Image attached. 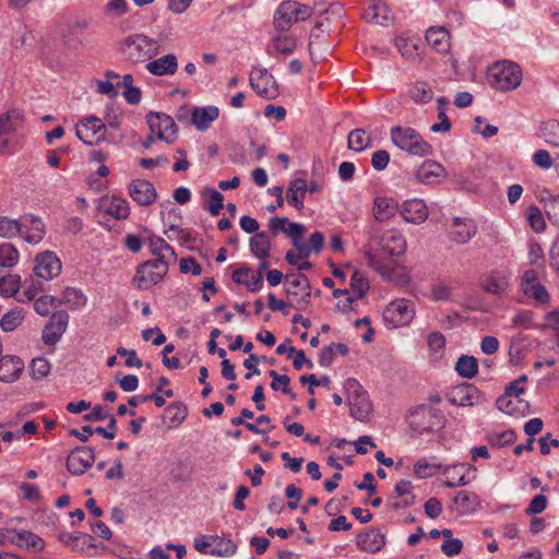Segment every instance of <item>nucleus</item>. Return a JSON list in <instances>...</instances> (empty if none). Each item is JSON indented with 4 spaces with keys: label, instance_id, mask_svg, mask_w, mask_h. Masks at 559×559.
I'll list each match as a JSON object with an SVG mask.
<instances>
[{
    "label": "nucleus",
    "instance_id": "obj_56",
    "mask_svg": "<svg viewBox=\"0 0 559 559\" xmlns=\"http://www.w3.org/2000/svg\"><path fill=\"white\" fill-rule=\"evenodd\" d=\"M269 376L272 378V390L277 391L280 389V386L277 385V381H281L282 392L288 395L292 400L296 399V394L292 391L289 386L290 378L287 374H278L275 370H270Z\"/></svg>",
    "mask_w": 559,
    "mask_h": 559
},
{
    "label": "nucleus",
    "instance_id": "obj_39",
    "mask_svg": "<svg viewBox=\"0 0 559 559\" xmlns=\"http://www.w3.org/2000/svg\"><path fill=\"white\" fill-rule=\"evenodd\" d=\"M212 540V548L210 555L216 557H229L237 551V545L228 538H224L217 535L210 536Z\"/></svg>",
    "mask_w": 559,
    "mask_h": 559
},
{
    "label": "nucleus",
    "instance_id": "obj_14",
    "mask_svg": "<svg viewBox=\"0 0 559 559\" xmlns=\"http://www.w3.org/2000/svg\"><path fill=\"white\" fill-rule=\"evenodd\" d=\"M250 86L254 92L265 98L274 99L278 95V86L274 76L266 69L254 68L249 78Z\"/></svg>",
    "mask_w": 559,
    "mask_h": 559
},
{
    "label": "nucleus",
    "instance_id": "obj_26",
    "mask_svg": "<svg viewBox=\"0 0 559 559\" xmlns=\"http://www.w3.org/2000/svg\"><path fill=\"white\" fill-rule=\"evenodd\" d=\"M88 26L86 20L74 21L62 32V43L69 49H78L83 45V35Z\"/></svg>",
    "mask_w": 559,
    "mask_h": 559
},
{
    "label": "nucleus",
    "instance_id": "obj_7",
    "mask_svg": "<svg viewBox=\"0 0 559 559\" xmlns=\"http://www.w3.org/2000/svg\"><path fill=\"white\" fill-rule=\"evenodd\" d=\"M443 420L441 411L430 405H419L409 415L411 428L420 435L442 427Z\"/></svg>",
    "mask_w": 559,
    "mask_h": 559
},
{
    "label": "nucleus",
    "instance_id": "obj_45",
    "mask_svg": "<svg viewBox=\"0 0 559 559\" xmlns=\"http://www.w3.org/2000/svg\"><path fill=\"white\" fill-rule=\"evenodd\" d=\"M23 319V309L15 307L2 316L0 326L4 332H12L22 323Z\"/></svg>",
    "mask_w": 559,
    "mask_h": 559
},
{
    "label": "nucleus",
    "instance_id": "obj_20",
    "mask_svg": "<svg viewBox=\"0 0 559 559\" xmlns=\"http://www.w3.org/2000/svg\"><path fill=\"white\" fill-rule=\"evenodd\" d=\"M477 225L471 218L454 217L449 227V239L457 245L467 243L476 234Z\"/></svg>",
    "mask_w": 559,
    "mask_h": 559
},
{
    "label": "nucleus",
    "instance_id": "obj_29",
    "mask_svg": "<svg viewBox=\"0 0 559 559\" xmlns=\"http://www.w3.org/2000/svg\"><path fill=\"white\" fill-rule=\"evenodd\" d=\"M444 167L435 160H425L416 171V178L419 182L431 185L438 182L444 175Z\"/></svg>",
    "mask_w": 559,
    "mask_h": 559
},
{
    "label": "nucleus",
    "instance_id": "obj_6",
    "mask_svg": "<svg viewBox=\"0 0 559 559\" xmlns=\"http://www.w3.org/2000/svg\"><path fill=\"white\" fill-rule=\"evenodd\" d=\"M168 267L163 258L145 261L136 266L132 285L138 289L146 290L158 284L165 277Z\"/></svg>",
    "mask_w": 559,
    "mask_h": 559
},
{
    "label": "nucleus",
    "instance_id": "obj_5",
    "mask_svg": "<svg viewBox=\"0 0 559 559\" xmlns=\"http://www.w3.org/2000/svg\"><path fill=\"white\" fill-rule=\"evenodd\" d=\"M312 13V8L295 0L283 1L274 14V27L280 32L288 31L294 23L306 21Z\"/></svg>",
    "mask_w": 559,
    "mask_h": 559
},
{
    "label": "nucleus",
    "instance_id": "obj_15",
    "mask_svg": "<svg viewBox=\"0 0 559 559\" xmlns=\"http://www.w3.org/2000/svg\"><path fill=\"white\" fill-rule=\"evenodd\" d=\"M69 323V314L64 310L53 312L45 324L41 340L46 345L55 346L66 332Z\"/></svg>",
    "mask_w": 559,
    "mask_h": 559
},
{
    "label": "nucleus",
    "instance_id": "obj_24",
    "mask_svg": "<svg viewBox=\"0 0 559 559\" xmlns=\"http://www.w3.org/2000/svg\"><path fill=\"white\" fill-rule=\"evenodd\" d=\"M400 214L407 223L421 224L428 217V209L423 200L414 199L403 203Z\"/></svg>",
    "mask_w": 559,
    "mask_h": 559
},
{
    "label": "nucleus",
    "instance_id": "obj_32",
    "mask_svg": "<svg viewBox=\"0 0 559 559\" xmlns=\"http://www.w3.org/2000/svg\"><path fill=\"white\" fill-rule=\"evenodd\" d=\"M400 212L399 203L393 198L377 197L373 201V215L379 222H385Z\"/></svg>",
    "mask_w": 559,
    "mask_h": 559
},
{
    "label": "nucleus",
    "instance_id": "obj_27",
    "mask_svg": "<svg viewBox=\"0 0 559 559\" xmlns=\"http://www.w3.org/2000/svg\"><path fill=\"white\" fill-rule=\"evenodd\" d=\"M24 369L23 361L16 356H3L0 359V381H15Z\"/></svg>",
    "mask_w": 559,
    "mask_h": 559
},
{
    "label": "nucleus",
    "instance_id": "obj_44",
    "mask_svg": "<svg viewBox=\"0 0 559 559\" xmlns=\"http://www.w3.org/2000/svg\"><path fill=\"white\" fill-rule=\"evenodd\" d=\"M20 253L10 242L0 243V267L11 269L19 262Z\"/></svg>",
    "mask_w": 559,
    "mask_h": 559
},
{
    "label": "nucleus",
    "instance_id": "obj_18",
    "mask_svg": "<svg viewBox=\"0 0 559 559\" xmlns=\"http://www.w3.org/2000/svg\"><path fill=\"white\" fill-rule=\"evenodd\" d=\"M509 277L506 271L495 269L480 277L479 285L485 293L501 296L510 286Z\"/></svg>",
    "mask_w": 559,
    "mask_h": 559
},
{
    "label": "nucleus",
    "instance_id": "obj_19",
    "mask_svg": "<svg viewBox=\"0 0 559 559\" xmlns=\"http://www.w3.org/2000/svg\"><path fill=\"white\" fill-rule=\"evenodd\" d=\"M46 235V226L40 217L33 214H25L21 217V235L23 239L32 245L39 243Z\"/></svg>",
    "mask_w": 559,
    "mask_h": 559
},
{
    "label": "nucleus",
    "instance_id": "obj_22",
    "mask_svg": "<svg viewBox=\"0 0 559 559\" xmlns=\"http://www.w3.org/2000/svg\"><path fill=\"white\" fill-rule=\"evenodd\" d=\"M475 473L476 467L471 464L462 463L449 466L444 469V474L448 477L444 486L448 488L465 486L475 478Z\"/></svg>",
    "mask_w": 559,
    "mask_h": 559
},
{
    "label": "nucleus",
    "instance_id": "obj_2",
    "mask_svg": "<svg viewBox=\"0 0 559 559\" xmlns=\"http://www.w3.org/2000/svg\"><path fill=\"white\" fill-rule=\"evenodd\" d=\"M120 51L128 61L142 63L157 55L158 44L144 34H133L120 43Z\"/></svg>",
    "mask_w": 559,
    "mask_h": 559
},
{
    "label": "nucleus",
    "instance_id": "obj_59",
    "mask_svg": "<svg viewBox=\"0 0 559 559\" xmlns=\"http://www.w3.org/2000/svg\"><path fill=\"white\" fill-rule=\"evenodd\" d=\"M204 192L209 193V203L206 207L207 211L212 216H217L224 206V195L219 191L212 188L206 189Z\"/></svg>",
    "mask_w": 559,
    "mask_h": 559
},
{
    "label": "nucleus",
    "instance_id": "obj_64",
    "mask_svg": "<svg viewBox=\"0 0 559 559\" xmlns=\"http://www.w3.org/2000/svg\"><path fill=\"white\" fill-rule=\"evenodd\" d=\"M427 344L431 352L440 353L445 347V337L440 332H431L427 337Z\"/></svg>",
    "mask_w": 559,
    "mask_h": 559
},
{
    "label": "nucleus",
    "instance_id": "obj_49",
    "mask_svg": "<svg viewBox=\"0 0 559 559\" xmlns=\"http://www.w3.org/2000/svg\"><path fill=\"white\" fill-rule=\"evenodd\" d=\"M21 235V218L14 219L8 216H0V237L12 239Z\"/></svg>",
    "mask_w": 559,
    "mask_h": 559
},
{
    "label": "nucleus",
    "instance_id": "obj_54",
    "mask_svg": "<svg viewBox=\"0 0 559 559\" xmlns=\"http://www.w3.org/2000/svg\"><path fill=\"white\" fill-rule=\"evenodd\" d=\"M83 431L93 435L97 433L106 439H114L117 433V419L114 416H109V423L105 427H96L95 429L92 428L90 425H85L82 427Z\"/></svg>",
    "mask_w": 559,
    "mask_h": 559
},
{
    "label": "nucleus",
    "instance_id": "obj_23",
    "mask_svg": "<svg viewBox=\"0 0 559 559\" xmlns=\"http://www.w3.org/2000/svg\"><path fill=\"white\" fill-rule=\"evenodd\" d=\"M448 401L455 406H472L479 401V390L471 383L456 385L448 394Z\"/></svg>",
    "mask_w": 559,
    "mask_h": 559
},
{
    "label": "nucleus",
    "instance_id": "obj_63",
    "mask_svg": "<svg viewBox=\"0 0 559 559\" xmlns=\"http://www.w3.org/2000/svg\"><path fill=\"white\" fill-rule=\"evenodd\" d=\"M547 497L545 495H537L535 496L528 507L525 510V513L527 515H535L542 513L547 508Z\"/></svg>",
    "mask_w": 559,
    "mask_h": 559
},
{
    "label": "nucleus",
    "instance_id": "obj_55",
    "mask_svg": "<svg viewBox=\"0 0 559 559\" xmlns=\"http://www.w3.org/2000/svg\"><path fill=\"white\" fill-rule=\"evenodd\" d=\"M57 307H59L58 298L50 295H43L34 301V310L41 317L48 316L50 309Z\"/></svg>",
    "mask_w": 559,
    "mask_h": 559
},
{
    "label": "nucleus",
    "instance_id": "obj_43",
    "mask_svg": "<svg viewBox=\"0 0 559 559\" xmlns=\"http://www.w3.org/2000/svg\"><path fill=\"white\" fill-rule=\"evenodd\" d=\"M371 145V138L362 129H355L347 136V146L355 152H362Z\"/></svg>",
    "mask_w": 559,
    "mask_h": 559
},
{
    "label": "nucleus",
    "instance_id": "obj_8",
    "mask_svg": "<svg viewBox=\"0 0 559 559\" xmlns=\"http://www.w3.org/2000/svg\"><path fill=\"white\" fill-rule=\"evenodd\" d=\"M285 290L289 297L296 298L295 307L305 311L310 305L311 287L308 277L302 273H292L285 276ZM292 306V304H289Z\"/></svg>",
    "mask_w": 559,
    "mask_h": 559
},
{
    "label": "nucleus",
    "instance_id": "obj_62",
    "mask_svg": "<svg viewBox=\"0 0 559 559\" xmlns=\"http://www.w3.org/2000/svg\"><path fill=\"white\" fill-rule=\"evenodd\" d=\"M451 294L452 287L444 282H438L431 286V298L436 301L449 300Z\"/></svg>",
    "mask_w": 559,
    "mask_h": 559
},
{
    "label": "nucleus",
    "instance_id": "obj_31",
    "mask_svg": "<svg viewBox=\"0 0 559 559\" xmlns=\"http://www.w3.org/2000/svg\"><path fill=\"white\" fill-rule=\"evenodd\" d=\"M218 115L219 110L216 106L194 107L191 121L198 130L204 131L218 118Z\"/></svg>",
    "mask_w": 559,
    "mask_h": 559
},
{
    "label": "nucleus",
    "instance_id": "obj_52",
    "mask_svg": "<svg viewBox=\"0 0 559 559\" xmlns=\"http://www.w3.org/2000/svg\"><path fill=\"white\" fill-rule=\"evenodd\" d=\"M409 96L417 104H427L432 99L433 92L427 83L418 82L409 90Z\"/></svg>",
    "mask_w": 559,
    "mask_h": 559
},
{
    "label": "nucleus",
    "instance_id": "obj_25",
    "mask_svg": "<svg viewBox=\"0 0 559 559\" xmlns=\"http://www.w3.org/2000/svg\"><path fill=\"white\" fill-rule=\"evenodd\" d=\"M356 544L359 549L376 554L385 545V536L380 530L370 527L367 532L357 535Z\"/></svg>",
    "mask_w": 559,
    "mask_h": 559
},
{
    "label": "nucleus",
    "instance_id": "obj_30",
    "mask_svg": "<svg viewBox=\"0 0 559 559\" xmlns=\"http://www.w3.org/2000/svg\"><path fill=\"white\" fill-rule=\"evenodd\" d=\"M150 73L156 76H164L176 73L178 69L177 57L173 53L165 55L158 59L150 61L146 64Z\"/></svg>",
    "mask_w": 559,
    "mask_h": 559
},
{
    "label": "nucleus",
    "instance_id": "obj_38",
    "mask_svg": "<svg viewBox=\"0 0 559 559\" xmlns=\"http://www.w3.org/2000/svg\"><path fill=\"white\" fill-rule=\"evenodd\" d=\"M453 502L457 506L460 514H468L478 510L479 499L474 492L461 490L453 498Z\"/></svg>",
    "mask_w": 559,
    "mask_h": 559
},
{
    "label": "nucleus",
    "instance_id": "obj_28",
    "mask_svg": "<svg viewBox=\"0 0 559 559\" xmlns=\"http://www.w3.org/2000/svg\"><path fill=\"white\" fill-rule=\"evenodd\" d=\"M100 209L116 219H126L130 215L128 201L117 195L103 199Z\"/></svg>",
    "mask_w": 559,
    "mask_h": 559
},
{
    "label": "nucleus",
    "instance_id": "obj_33",
    "mask_svg": "<svg viewBox=\"0 0 559 559\" xmlns=\"http://www.w3.org/2000/svg\"><path fill=\"white\" fill-rule=\"evenodd\" d=\"M8 538L12 544L27 549L40 550L44 547V540L36 534L29 531H15L9 532Z\"/></svg>",
    "mask_w": 559,
    "mask_h": 559
},
{
    "label": "nucleus",
    "instance_id": "obj_11",
    "mask_svg": "<svg viewBox=\"0 0 559 559\" xmlns=\"http://www.w3.org/2000/svg\"><path fill=\"white\" fill-rule=\"evenodd\" d=\"M76 136L86 145H95L105 140L106 124L91 116L81 120L75 128Z\"/></svg>",
    "mask_w": 559,
    "mask_h": 559
},
{
    "label": "nucleus",
    "instance_id": "obj_50",
    "mask_svg": "<svg viewBox=\"0 0 559 559\" xmlns=\"http://www.w3.org/2000/svg\"><path fill=\"white\" fill-rule=\"evenodd\" d=\"M546 193L547 198L542 199L545 213L551 224L559 226V195L550 194L548 191Z\"/></svg>",
    "mask_w": 559,
    "mask_h": 559
},
{
    "label": "nucleus",
    "instance_id": "obj_16",
    "mask_svg": "<svg viewBox=\"0 0 559 559\" xmlns=\"http://www.w3.org/2000/svg\"><path fill=\"white\" fill-rule=\"evenodd\" d=\"M520 286L525 296L533 298L542 305H545L550 300L548 290L539 283L537 272L533 269L524 271Z\"/></svg>",
    "mask_w": 559,
    "mask_h": 559
},
{
    "label": "nucleus",
    "instance_id": "obj_12",
    "mask_svg": "<svg viewBox=\"0 0 559 559\" xmlns=\"http://www.w3.org/2000/svg\"><path fill=\"white\" fill-rule=\"evenodd\" d=\"M348 385L353 389L348 395L350 415L359 421H366L372 411L368 394L356 381L348 382Z\"/></svg>",
    "mask_w": 559,
    "mask_h": 559
},
{
    "label": "nucleus",
    "instance_id": "obj_51",
    "mask_svg": "<svg viewBox=\"0 0 559 559\" xmlns=\"http://www.w3.org/2000/svg\"><path fill=\"white\" fill-rule=\"evenodd\" d=\"M21 287V276L9 274L0 277V294L5 297L14 296Z\"/></svg>",
    "mask_w": 559,
    "mask_h": 559
},
{
    "label": "nucleus",
    "instance_id": "obj_40",
    "mask_svg": "<svg viewBox=\"0 0 559 559\" xmlns=\"http://www.w3.org/2000/svg\"><path fill=\"white\" fill-rule=\"evenodd\" d=\"M388 8L383 3H373L369 5L364 13V19L379 25H385L390 21L388 16Z\"/></svg>",
    "mask_w": 559,
    "mask_h": 559
},
{
    "label": "nucleus",
    "instance_id": "obj_4",
    "mask_svg": "<svg viewBox=\"0 0 559 559\" xmlns=\"http://www.w3.org/2000/svg\"><path fill=\"white\" fill-rule=\"evenodd\" d=\"M489 80L491 86L497 90L513 91L522 82V70L519 64L512 61H499L490 68Z\"/></svg>",
    "mask_w": 559,
    "mask_h": 559
},
{
    "label": "nucleus",
    "instance_id": "obj_58",
    "mask_svg": "<svg viewBox=\"0 0 559 559\" xmlns=\"http://www.w3.org/2000/svg\"><path fill=\"white\" fill-rule=\"evenodd\" d=\"M50 371V362L44 357L34 358L29 366V373L33 379L45 378Z\"/></svg>",
    "mask_w": 559,
    "mask_h": 559
},
{
    "label": "nucleus",
    "instance_id": "obj_61",
    "mask_svg": "<svg viewBox=\"0 0 559 559\" xmlns=\"http://www.w3.org/2000/svg\"><path fill=\"white\" fill-rule=\"evenodd\" d=\"M440 468L441 464H429L426 461L419 460L414 465V473L418 478H427L431 477Z\"/></svg>",
    "mask_w": 559,
    "mask_h": 559
},
{
    "label": "nucleus",
    "instance_id": "obj_53",
    "mask_svg": "<svg viewBox=\"0 0 559 559\" xmlns=\"http://www.w3.org/2000/svg\"><path fill=\"white\" fill-rule=\"evenodd\" d=\"M59 306L62 304H71L74 308H81L86 304V297L82 290L73 287H67L62 298L58 299Z\"/></svg>",
    "mask_w": 559,
    "mask_h": 559
},
{
    "label": "nucleus",
    "instance_id": "obj_10",
    "mask_svg": "<svg viewBox=\"0 0 559 559\" xmlns=\"http://www.w3.org/2000/svg\"><path fill=\"white\" fill-rule=\"evenodd\" d=\"M146 122L151 133H156V138L167 143H173L177 138L178 128L174 119L163 112H148Z\"/></svg>",
    "mask_w": 559,
    "mask_h": 559
},
{
    "label": "nucleus",
    "instance_id": "obj_41",
    "mask_svg": "<svg viewBox=\"0 0 559 559\" xmlns=\"http://www.w3.org/2000/svg\"><path fill=\"white\" fill-rule=\"evenodd\" d=\"M457 373L466 379H472L478 371V362L474 356L462 355L455 365Z\"/></svg>",
    "mask_w": 559,
    "mask_h": 559
},
{
    "label": "nucleus",
    "instance_id": "obj_46",
    "mask_svg": "<svg viewBox=\"0 0 559 559\" xmlns=\"http://www.w3.org/2000/svg\"><path fill=\"white\" fill-rule=\"evenodd\" d=\"M297 43L296 39L292 36H276L273 39V51L269 48L267 53L273 55L281 53L288 56L294 52L296 49Z\"/></svg>",
    "mask_w": 559,
    "mask_h": 559
},
{
    "label": "nucleus",
    "instance_id": "obj_47",
    "mask_svg": "<svg viewBox=\"0 0 559 559\" xmlns=\"http://www.w3.org/2000/svg\"><path fill=\"white\" fill-rule=\"evenodd\" d=\"M487 442L495 448H504L516 440V433L512 429L501 432H491L486 436Z\"/></svg>",
    "mask_w": 559,
    "mask_h": 559
},
{
    "label": "nucleus",
    "instance_id": "obj_48",
    "mask_svg": "<svg viewBox=\"0 0 559 559\" xmlns=\"http://www.w3.org/2000/svg\"><path fill=\"white\" fill-rule=\"evenodd\" d=\"M349 285L350 289L356 294L357 299L362 298L370 288L368 278L361 271L357 269H353Z\"/></svg>",
    "mask_w": 559,
    "mask_h": 559
},
{
    "label": "nucleus",
    "instance_id": "obj_35",
    "mask_svg": "<svg viewBox=\"0 0 559 559\" xmlns=\"http://www.w3.org/2000/svg\"><path fill=\"white\" fill-rule=\"evenodd\" d=\"M21 119L20 111L13 110L0 117V150L8 145L9 135L15 131L17 121Z\"/></svg>",
    "mask_w": 559,
    "mask_h": 559
},
{
    "label": "nucleus",
    "instance_id": "obj_57",
    "mask_svg": "<svg viewBox=\"0 0 559 559\" xmlns=\"http://www.w3.org/2000/svg\"><path fill=\"white\" fill-rule=\"evenodd\" d=\"M527 221L535 233H542L546 228L544 215L536 205H531L527 209Z\"/></svg>",
    "mask_w": 559,
    "mask_h": 559
},
{
    "label": "nucleus",
    "instance_id": "obj_60",
    "mask_svg": "<svg viewBox=\"0 0 559 559\" xmlns=\"http://www.w3.org/2000/svg\"><path fill=\"white\" fill-rule=\"evenodd\" d=\"M166 412L171 414L170 421L173 424H181L187 415L188 408L182 402H174L166 407Z\"/></svg>",
    "mask_w": 559,
    "mask_h": 559
},
{
    "label": "nucleus",
    "instance_id": "obj_3",
    "mask_svg": "<svg viewBox=\"0 0 559 559\" xmlns=\"http://www.w3.org/2000/svg\"><path fill=\"white\" fill-rule=\"evenodd\" d=\"M390 135L395 146L411 155L424 157L432 153V146L413 128L396 126Z\"/></svg>",
    "mask_w": 559,
    "mask_h": 559
},
{
    "label": "nucleus",
    "instance_id": "obj_13",
    "mask_svg": "<svg viewBox=\"0 0 559 559\" xmlns=\"http://www.w3.org/2000/svg\"><path fill=\"white\" fill-rule=\"evenodd\" d=\"M95 461L94 449L86 445L75 447L67 456L66 466L74 476L83 475Z\"/></svg>",
    "mask_w": 559,
    "mask_h": 559
},
{
    "label": "nucleus",
    "instance_id": "obj_9",
    "mask_svg": "<svg viewBox=\"0 0 559 559\" xmlns=\"http://www.w3.org/2000/svg\"><path fill=\"white\" fill-rule=\"evenodd\" d=\"M413 302L407 299L391 301L383 310V321L388 328L396 329L407 325L414 318Z\"/></svg>",
    "mask_w": 559,
    "mask_h": 559
},
{
    "label": "nucleus",
    "instance_id": "obj_42",
    "mask_svg": "<svg viewBox=\"0 0 559 559\" xmlns=\"http://www.w3.org/2000/svg\"><path fill=\"white\" fill-rule=\"evenodd\" d=\"M538 135L550 145H559V121L551 119L542 123Z\"/></svg>",
    "mask_w": 559,
    "mask_h": 559
},
{
    "label": "nucleus",
    "instance_id": "obj_37",
    "mask_svg": "<svg viewBox=\"0 0 559 559\" xmlns=\"http://www.w3.org/2000/svg\"><path fill=\"white\" fill-rule=\"evenodd\" d=\"M148 246L152 254L156 258H163V260L167 263V266H169L171 262L176 261L177 254L174 248L169 246L163 238H150Z\"/></svg>",
    "mask_w": 559,
    "mask_h": 559
},
{
    "label": "nucleus",
    "instance_id": "obj_17",
    "mask_svg": "<svg viewBox=\"0 0 559 559\" xmlns=\"http://www.w3.org/2000/svg\"><path fill=\"white\" fill-rule=\"evenodd\" d=\"M34 274L44 280H52L61 272V262L52 251H44L34 260Z\"/></svg>",
    "mask_w": 559,
    "mask_h": 559
},
{
    "label": "nucleus",
    "instance_id": "obj_34",
    "mask_svg": "<svg viewBox=\"0 0 559 559\" xmlns=\"http://www.w3.org/2000/svg\"><path fill=\"white\" fill-rule=\"evenodd\" d=\"M450 34L444 27H430L426 32V40L428 44L440 53H444L450 47Z\"/></svg>",
    "mask_w": 559,
    "mask_h": 559
},
{
    "label": "nucleus",
    "instance_id": "obj_21",
    "mask_svg": "<svg viewBox=\"0 0 559 559\" xmlns=\"http://www.w3.org/2000/svg\"><path fill=\"white\" fill-rule=\"evenodd\" d=\"M129 195L139 205L148 206L156 201L157 192L148 180L134 179L129 185Z\"/></svg>",
    "mask_w": 559,
    "mask_h": 559
},
{
    "label": "nucleus",
    "instance_id": "obj_36",
    "mask_svg": "<svg viewBox=\"0 0 559 559\" xmlns=\"http://www.w3.org/2000/svg\"><path fill=\"white\" fill-rule=\"evenodd\" d=\"M251 253L260 260H266L270 257L271 241L267 233L260 231L251 237L249 241Z\"/></svg>",
    "mask_w": 559,
    "mask_h": 559
},
{
    "label": "nucleus",
    "instance_id": "obj_1",
    "mask_svg": "<svg viewBox=\"0 0 559 559\" xmlns=\"http://www.w3.org/2000/svg\"><path fill=\"white\" fill-rule=\"evenodd\" d=\"M406 251V240L397 229L384 231L379 241L378 248L365 250L364 258L371 269L378 272L383 278H391L394 273L393 257H399Z\"/></svg>",
    "mask_w": 559,
    "mask_h": 559
}]
</instances>
